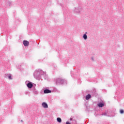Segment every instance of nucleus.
<instances>
[{"instance_id": "obj_3", "label": "nucleus", "mask_w": 124, "mask_h": 124, "mask_svg": "<svg viewBox=\"0 0 124 124\" xmlns=\"http://www.w3.org/2000/svg\"><path fill=\"white\" fill-rule=\"evenodd\" d=\"M29 44H30V42H29V41H26V40L23 41V45H24V46H29Z\"/></svg>"}, {"instance_id": "obj_9", "label": "nucleus", "mask_w": 124, "mask_h": 124, "mask_svg": "<svg viewBox=\"0 0 124 124\" xmlns=\"http://www.w3.org/2000/svg\"><path fill=\"white\" fill-rule=\"evenodd\" d=\"M84 39L86 40L88 38V36H87V34H84L83 36Z\"/></svg>"}, {"instance_id": "obj_4", "label": "nucleus", "mask_w": 124, "mask_h": 124, "mask_svg": "<svg viewBox=\"0 0 124 124\" xmlns=\"http://www.w3.org/2000/svg\"><path fill=\"white\" fill-rule=\"evenodd\" d=\"M42 105L43 107H44V108H48V105L47 104V103H46L45 102H43L42 104Z\"/></svg>"}, {"instance_id": "obj_10", "label": "nucleus", "mask_w": 124, "mask_h": 124, "mask_svg": "<svg viewBox=\"0 0 124 124\" xmlns=\"http://www.w3.org/2000/svg\"><path fill=\"white\" fill-rule=\"evenodd\" d=\"M120 113H121V114H124V110L121 109L120 110Z\"/></svg>"}, {"instance_id": "obj_8", "label": "nucleus", "mask_w": 124, "mask_h": 124, "mask_svg": "<svg viewBox=\"0 0 124 124\" xmlns=\"http://www.w3.org/2000/svg\"><path fill=\"white\" fill-rule=\"evenodd\" d=\"M57 121L58 123H62V119H61V118H57Z\"/></svg>"}, {"instance_id": "obj_2", "label": "nucleus", "mask_w": 124, "mask_h": 124, "mask_svg": "<svg viewBox=\"0 0 124 124\" xmlns=\"http://www.w3.org/2000/svg\"><path fill=\"white\" fill-rule=\"evenodd\" d=\"M27 87H28V88H29V89H31V88H32V87H33V85L32 84V83L29 82L27 84Z\"/></svg>"}, {"instance_id": "obj_13", "label": "nucleus", "mask_w": 124, "mask_h": 124, "mask_svg": "<svg viewBox=\"0 0 124 124\" xmlns=\"http://www.w3.org/2000/svg\"><path fill=\"white\" fill-rule=\"evenodd\" d=\"M70 120L72 121V119L71 118V119H70Z\"/></svg>"}, {"instance_id": "obj_5", "label": "nucleus", "mask_w": 124, "mask_h": 124, "mask_svg": "<svg viewBox=\"0 0 124 124\" xmlns=\"http://www.w3.org/2000/svg\"><path fill=\"white\" fill-rule=\"evenodd\" d=\"M44 93H51V91H50L48 89H46V90H44Z\"/></svg>"}, {"instance_id": "obj_11", "label": "nucleus", "mask_w": 124, "mask_h": 124, "mask_svg": "<svg viewBox=\"0 0 124 124\" xmlns=\"http://www.w3.org/2000/svg\"><path fill=\"white\" fill-rule=\"evenodd\" d=\"M9 79H10V80L12 79V78H11V76H9Z\"/></svg>"}, {"instance_id": "obj_6", "label": "nucleus", "mask_w": 124, "mask_h": 124, "mask_svg": "<svg viewBox=\"0 0 124 124\" xmlns=\"http://www.w3.org/2000/svg\"><path fill=\"white\" fill-rule=\"evenodd\" d=\"M98 107H100V108L104 107V104H103V103H99L98 104Z\"/></svg>"}, {"instance_id": "obj_7", "label": "nucleus", "mask_w": 124, "mask_h": 124, "mask_svg": "<svg viewBox=\"0 0 124 124\" xmlns=\"http://www.w3.org/2000/svg\"><path fill=\"white\" fill-rule=\"evenodd\" d=\"M91 98V94H89L86 96V100H89V99Z\"/></svg>"}, {"instance_id": "obj_12", "label": "nucleus", "mask_w": 124, "mask_h": 124, "mask_svg": "<svg viewBox=\"0 0 124 124\" xmlns=\"http://www.w3.org/2000/svg\"><path fill=\"white\" fill-rule=\"evenodd\" d=\"M66 124H70V123H69V122H67L66 123Z\"/></svg>"}, {"instance_id": "obj_1", "label": "nucleus", "mask_w": 124, "mask_h": 124, "mask_svg": "<svg viewBox=\"0 0 124 124\" xmlns=\"http://www.w3.org/2000/svg\"><path fill=\"white\" fill-rule=\"evenodd\" d=\"M56 84H57V85H62V84H63V79L58 78L57 79Z\"/></svg>"}]
</instances>
